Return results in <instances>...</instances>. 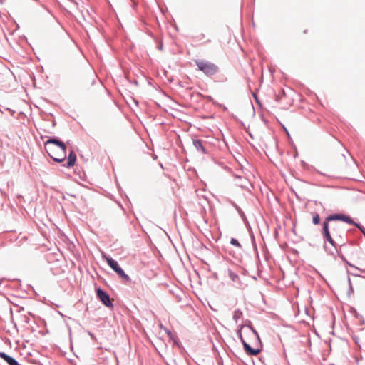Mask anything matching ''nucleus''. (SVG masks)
<instances>
[{
    "instance_id": "f257e3e1",
    "label": "nucleus",
    "mask_w": 365,
    "mask_h": 365,
    "mask_svg": "<svg viewBox=\"0 0 365 365\" xmlns=\"http://www.w3.org/2000/svg\"><path fill=\"white\" fill-rule=\"evenodd\" d=\"M44 148L47 154L58 163L63 162L66 158V145L56 138H50L44 143Z\"/></svg>"
},
{
    "instance_id": "f03ea898",
    "label": "nucleus",
    "mask_w": 365,
    "mask_h": 365,
    "mask_svg": "<svg viewBox=\"0 0 365 365\" xmlns=\"http://www.w3.org/2000/svg\"><path fill=\"white\" fill-rule=\"evenodd\" d=\"M341 220V221L346 222H347L349 224H353L354 223L352 220L349 216H346V215H339V214H337V215H332L328 216L326 218V220L323 223L322 234H323L324 238L331 245H332L334 246L335 245V243H334V241L332 239V237L331 236V234L329 232L328 222L331 221V220Z\"/></svg>"
},
{
    "instance_id": "7ed1b4c3",
    "label": "nucleus",
    "mask_w": 365,
    "mask_h": 365,
    "mask_svg": "<svg viewBox=\"0 0 365 365\" xmlns=\"http://www.w3.org/2000/svg\"><path fill=\"white\" fill-rule=\"evenodd\" d=\"M198 70L202 71L207 76H212L219 72L218 66L210 61L202 59L194 61Z\"/></svg>"
},
{
    "instance_id": "20e7f679",
    "label": "nucleus",
    "mask_w": 365,
    "mask_h": 365,
    "mask_svg": "<svg viewBox=\"0 0 365 365\" xmlns=\"http://www.w3.org/2000/svg\"><path fill=\"white\" fill-rule=\"evenodd\" d=\"M96 294L98 299L105 306H106L107 307H113V304L111 302L110 298L106 292L103 291L101 289L98 288L96 289Z\"/></svg>"
},
{
    "instance_id": "39448f33",
    "label": "nucleus",
    "mask_w": 365,
    "mask_h": 365,
    "mask_svg": "<svg viewBox=\"0 0 365 365\" xmlns=\"http://www.w3.org/2000/svg\"><path fill=\"white\" fill-rule=\"evenodd\" d=\"M245 350L247 354L252 356H256L259 353V349H252L247 342L242 341Z\"/></svg>"
},
{
    "instance_id": "423d86ee",
    "label": "nucleus",
    "mask_w": 365,
    "mask_h": 365,
    "mask_svg": "<svg viewBox=\"0 0 365 365\" xmlns=\"http://www.w3.org/2000/svg\"><path fill=\"white\" fill-rule=\"evenodd\" d=\"M76 161V155L73 150H71L69 153L68 156L66 166L68 168L73 167L75 165Z\"/></svg>"
},
{
    "instance_id": "0eeeda50",
    "label": "nucleus",
    "mask_w": 365,
    "mask_h": 365,
    "mask_svg": "<svg viewBox=\"0 0 365 365\" xmlns=\"http://www.w3.org/2000/svg\"><path fill=\"white\" fill-rule=\"evenodd\" d=\"M331 230L334 236L341 237V233L344 232V229L339 224L334 223L331 225Z\"/></svg>"
},
{
    "instance_id": "6e6552de",
    "label": "nucleus",
    "mask_w": 365,
    "mask_h": 365,
    "mask_svg": "<svg viewBox=\"0 0 365 365\" xmlns=\"http://www.w3.org/2000/svg\"><path fill=\"white\" fill-rule=\"evenodd\" d=\"M0 357L5 360L9 365H19L18 362L14 358L5 353L0 352Z\"/></svg>"
},
{
    "instance_id": "1a4fd4ad",
    "label": "nucleus",
    "mask_w": 365,
    "mask_h": 365,
    "mask_svg": "<svg viewBox=\"0 0 365 365\" xmlns=\"http://www.w3.org/2000/svg\"><path fill=\"white\" fill-rule=\"evenodd\" d=\"M105 259L108 263V264L114 270L116 271L118 268H120V266L118 265V262L113 259L110 257H105Z\"/></svg>"
},
{
    "instance_id": "9d476101",
    "label": "nucleus",
    "mask_w": 365,
    "mask_h": 365,
    "mask_svg": "<svg viewBox=\"0 0 365 365\" xmlns=\"http://www.w3.org/2000/svg\"><path fill=\"white\" fill-rule=\"evenodd\" d=\"M121 278H123L126 282H129L130 278L128 275H127L124 271L120 267L116 271H115Z\"/></svg>"
},
{
    "instance_id": "9b49d317",
    "label": "nucleus",
    "mask_w": 365,
    "mask_h": 365,
    "mask_svg": "<svg viewBox=\"0 0 365 365\" xmlns=\"http://www.w3.org/2000/svg\"><path fill=\"white\" fill-rule=\"evenodd\" d=\"M193 145L196 148L197 150H200L202 153H205V150L202 144V142L200 140H193Z\"/></svg>"
},
{
    "instance_id": "f8f14e48",
    "label": "nucleus",
    "mask_w": 365,
    "mask_h": 365,
    "mask_svg": "<svg viewBox=\"0 0 365 365\" xmlns=\"http://www.w3.org/2000/svg\"><path fill=\"white\" fill-rule=\"evenodd\" d=\"M242 312L240 309H237L233 313V319L237 322L239 319L242 317Z\"/></svg>"
},
{
    "instance_id": "ddd939ff",
    "label": "nucleus",
    "mask_w": 365,
    "mask_h": 365,
    "mask_svg": "<svg viewBox=\"0 0 365 365\" xmlns=\"http://www.w3.org/2000/svg\"><path fill=\"white\" fill-rule=\"evenodd\" d=\"M320 222L319 215L317 213L314 214L313 215V223L314 225H318Z\"/></svg>"
},
{
    "instance_id": "4468645a",
    "label": "nucleus",
    "mask_w": 365,
    "mask_h": 365,
    "mask_svg": "<svg viewBox=\"0 0 365 365\" xmlns=\"http://www.w3.org/2000/svg\"><path fill=\"white\" fill-rule=\"evenodd\" d=\"M205 34L202 33H200V34L196 35L194 37V38H195V41H200L202 40L203 38H205Z\"/></svg>"
},
{
    "instance_id": "2eb2a0df",
    "label": "nucleus",
    "mask_w": 365,
    "mask_h": 365,
    "mask_svg": "<svg viewBox=\"0 0 365 365\" xmlns=\"http://www.w3.org/2000/svg\"><path fill=\"white\" fill-rule=\"evenodd\" d=\"M230 243L234 245V246H236L237 247H240L241 245L239 243V242L237 241V240L235 239V238H232L231 239V241H230Z\"/></svg>"
},
{
    "instance_id": "dca6fc26",
    "label": "nucleus",
    "mask_w": 365,
    "mask_h": 365,
    "mask_svg": "<svg viewBox=\"0 0 365 365\" xmlns=\"http://www.w3.org/2000/svg\"><path fill=\"white\" fill-rule=\"evenodd\" d=\"M361 272L362 273H364V274H365V268H364V269H361Z\"/></svg>"
},
{
    "instance_id": "f3484780",
    "label": "nucleus",
    "mask_w": 365,
    "mask_h": 365,
    "mask_svg": "<svg viewBox=\"0 0 365 365\" xmlns=\"http://www.w3.org/2000/svg\"><path fill=\"white\" fill-rule=\"evenodd\" d=\"M210 39H207L205 42H210Z\"/></svg>"
}]
</instances>
